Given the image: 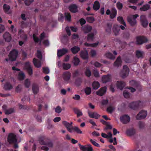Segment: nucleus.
Listing matches in <instances>:
<instances>
[{
    "label": "nucleus",
    "mask_w": 151,
    "mask_h": 151,
    "mask_svg": "<svg viewBox=\"0 0 151 151\" xmlns=\"http://www.w3.org/2000/svg\"><path fill=\"white\" fill-rule=\"evenodd\" d=\"M142 105V102L140 101H133L129 104V107L133 109L137 110L138 109L140 106Z\"/></svg>",
    "instance_id": "7ed1b4c3"
},
{
    "label": "nucleus",
    "mask_w": 151,
    "mask_h": 151,
    "mask_svg": "<svg viewBox=\"0 0 151 151\" xmlns=\"http://www.w3.org/2000/svg\"><path fill=\"white\" fill-rule=\"evenodd\" d=\"M72 99L77 101H79L81 97L79 95L76 94L72 97Z\"/></svg>",
    "instance_id": "338daca9"
},
{
    "label": "nucleus",
    "mask_w": 151,
    "mask_h": 151,
    "mask_svg": "<svg viewBox=\"0 0 151 151\" xmlns=\"http://www.w3.org/2000/svg\"><path fill=\"white\" fill-rule=\"evenodd\" d=\"M70 76L71 74L69 72H65L63 74V78L66 81H67L70 79Z\"/></svg>",
    "instance_id": "4be33fe9"
},
{
    "label": "nucleus",
    "mask_w": 151,
    "mask_h": 151,
    "mask_svg": "<svg viewBox=\"0 0 151 151\" xmlns=\"http://www.w3.org/2000/svg\"><path fill=\"white\" fill-rule=\"evenodd\" d=\"M106 88L104 87L100 88L98 91L96 92V94L98 96H102L106 93Z\"/></svg>",
    "instance_id": "5701e85b"
},
{
    "label": "nucleus",
    "mask_w": 151,
    "mask_h": 151,
    "mask_svg": "<svg viewBox=\"0 0 151 151\" xmlns=\"http://www.w3.org/2000/svg\"><path fill=\"white\" fill-rule=\"evenodd\" d=\"M106 125V127L104 129V130L105 131L108 129H111L112 128V126L111 125L108 124H107Z\"/></svg>",
    "instance_id": "69168bd1"
},
{
    "label": "nucleus",
    "mask_w": 151,
    "mask_h": 151,
    "mask_svg": "<svg viewBox=\"0 0 151 151\" xmlns=\"http://www.w3.org/2000/svg\"><path fill=\"white\" fill-rule=\"evenodd\" d=\"M4 88L6 90H10L12 88V86L11 84L7 83L4 85Z\"/></svg>",
    "instance_id": "79ce46f5"
},
{
    "label": "nucleus",
    "mask_w": 151,
    "mask_h": 151,
    "mask_svg": "<svg viewBox=\"0 0 151 151\" xmlns=\"http://www.w3.org/2000/svg\"><path fill=\"white\" fill-rule=\"evenodd\" d=\"M73 62L74 65L76 66L78 65L80 60L76 56H75L73 58Z\"/></svg>",
    "instance_id": "c03bdc74"
},
{
    "label": "nucleus",
    "mask_w": 151,
    "mask_h": 151,
    "mask_svg": "<svg viewBox=\"0 0 151 151\" xmlns=\"http://www.w3.org/2000/svg\"><path fill=\"white\" fill-rule=\"evenodd\" d=\"M113 30L115 35L117 36L119 35V32L120 31V29L119 26L116 25L113 26Z\"/></svg>",
    "instance_id": "cd10ccee"
},
{
    "label": "nucleus",
    "mask_w": 151,
    "mask_h": 151,
    "mask_svg": "<svg viewBox=\"0 0 151 151\" xmlns=\"http://www.w3.org/2000/svg\"><path fill=\"white\" fill-rule=\"evenodd\" d=\"M123 94L124 97L126 98H129L130 96V93L126 90H124L123 91Z\"/></svg>",
    "instance_id": "8fccbe9b"
},
{
    "label": "nucleus",
    "mask_w": 151,
    "mask_h": 151,
    "mask_svg": "<svg viewBox=\"0 0 151 151\" xmlns=\"http://www.w3.org/2000/svg\"><path fill=\"white\" fill-rule=\"evenodd\" d=\"M85 93L86 94L88 95L90 94L91 92V88L90 87H86L85 90Z\"/></svg>",
    "instance_id": "603ef678"
},
{
    "label": "nucleus",
    "mask_w": 151,
    "mask_h": 151,
    "mask_svg": "<svg viewBox=\"0 0 151 151\" xmlns=\"http://www.w3.org/2000/svg\"><path fill=\"white\" fill-rule=\"evenodd\" d=\"M93 9L96 11L99 10L100 7L99 2L98 1H96L93 4Z\"/></svg>",
    "instance_id": "f704fd0d"
},
{
    "label": "nucleus",
    "mask_w": 151,
    "mask_h": 151,
    "mask_svg": "<svg viewBox=\"0 0 151 151\" xmlns=\"http://www.w3.org/2000/svg\"><path fill=\"white\" fill-rule=\"evenodd\" d=\"M39 142L41 144L47 145L49 147H51L53 146V144L51 142H46L45 141L44 138H40Z\"/></svg>",
    "instance_id": "f8f14e48"
},
{
    "label": "nucleus",
    "mask_w": 151,
    "mask_h": 151,
    "mask_svg": "<svg viewBox=\"0 0 151 151\" xmlns=\"http://www.w3.org/2000/svg\"><path fill=\"white\" fill-rule=\"evenodd\" d=\"M33 62L35 66L37 68H39L41 66V63L40 61H38L35 58L33 59Z\"/></svg>",
    "instance_id": "7c9ffc66"
},
{
    "label": "nucleus",
    "mask_w": 151,
    "mask_h": 151,
    "mask_svg": "<svg viewBox=\"0 0 151 151\" xmlns=\"http://www.w3.org/2000/svg\"><path fill=\"white\" fill-rule=\"evenodd\" d=\"M115 108L113 106H109L106 109V111L109 113L111 114L114 111Z\"/></svg>",
    "instance_id": "09e8293b"
},
{
    "label": "nucleus",
    "mask_w": 151,
    "mask_h": 151,
    "mask_svg": "<svg viewBox=\"0 0 151 151\" xmlns=\"http://www.w3.org/2000/svg\"><path fill=\"white\" fill-rule=\"evenodd\" d=\"M25 75L23 72L19 73L18 75V78L19 80H23L24 79L25 77Z\"/></svg>",
    "instance_id": "e433bc0d"
},
{
    "label": "nucleus",
    "mask_w": 151,
    "mask_h": 151,
    "mask_svg": "<svg viewBox=\"0 0 151 151\" xmlns=\"http://www.w3.org/2000/svg\"><path fill=\"white\" fill-rule=\"evenodd\" d=\"M129 70L128 66L126 65H124L123 66L122 70L120 73V76L123 78H125L128 75Z\"/></svg>",
    "instance_id": "20e7f679"
},
{
    "label": "nucleus",
    "mask_w": 151,
    "mask_h": 151,
    "mask_svg": "<svg viewBox=\"0 0 151 151\" xmlns=\"http://www.w3.org/2000/svg\"><path fill=\"white\" fill-rule=\"evenodd\" d=\"M136 132L135 130L133 128H130L127 129L126 132L127 135L129 136H132L134 135Z\"/></svg>",
    "instance_id": "bb28decb"
},
{
    "label": "nucleus",
    "mask_w": 151,
    "mask_h": 151,
    "mask_svg": "<svg viewBox=\"0 0 151 151\" xmlns=\"http://www.w3.org/2000/svg\"><path fill=\"white\" fill-rule=\"evenodd\" d=\"M129 36L130 34L129 32H124L123 33V37L124 39H128L129 38Z\"/></svg>",
    "instance_id": "864d4df0"
},
{
    "label": "nucleus",
    "mask_w": 151,
    "mask_h": 151,
    "mask_svg": "<svg viewBox=\"0 0 151 151\" xmlns=\"http://www.w3.org/2000/svg\"><path fill=\"white\" fill-rule=\"evenodd\" d=\"M73 130H74V131L76 132L78 134H82V132L81 130L79 129V128L76 127H75L74 128H73Z\"/></svg>",
    "instance_id": "052dcab7"
},
{
    "label": "nucleus",
    "mask_w": 151,
    "mask_h": 151,
    "mask_svg": "<svg viewBox=\"0 0 151 151\" xmlns=\"http://www.w3.org/2000/svg\"><path fill=\"white\" fill-rule=\"evenodd\" d=\"M65 19L68 21L70 22L71 20V16L70 13H65Z\"/></svg>",
    "instance_id": "37998d69"
},
{
    "label": "nucleus",
    "mask_w": 151,
    "mask_h": 151,
    "mask_svg": "<svg viewBox=\"0 0 151 151\" xmlns=\"http://www.w3.org/2000/svg\"><path fill=\"white\" fill-rule=\"evenodd\" d=\"M107 28L106 29V31L108 33H110L111 32V29L112 27V25L109 23H108L107 24Z\"/></svg>",
    "instance_id": "3c124183"
},
{
    "label": "nucleus",
    "mask_w": 151,
    "mask_h": 151,
    "mask_svg": "<svg viewBox=\"0 0 151 151\" xmlns=\"http://www.w3.org/2000/svg\"><path fill=\"white\" fill-rule=\"evenodd\" d=\"M111 13L110 17L111 19H114L116 16L117 14V11L115 8H113L111 10Z\"/></svg>",
    "instance_id": "c85d7f7f"
},
{
    "label": "nucleus",
    "mask_w": 151,
    "mask_h": 151,
    "mask_svg": "<svg viewBox=\"0 0 151 151\" xmlns=\"http://www.w3.org/2000/svg\"><path fill=\"white\" fill-rule=\"evenodd\" d=\"M24 85L25 87L28 88L30 85V82L28 79H26L24 81Z\"/></svg>",
    "instance_id": "680f3d73"
},
{
    "label": "nucleus",
    "mask_w": 151,
    "mask_h": 151,
    "mask_svg": "<svg viewBox=\"0 0 151 151\" xmlns=\"http://www.w3.org/2000/svg\"><path fill=\"white\" fill-rule=\"evenodd\" d=\"M92 29V27L88 25H86L82 27L81 30L84 33H88L90 32Z\"/></svg>",
    "instance_id": "6e6552de"
},
{
    "label": "nucleus",
    "mask_w": 151,
    "mask_h": 151,
    "mask_svg": "<svg viewBox=\"0 0 151 151\" xmlns=\"http://www.w3.org/2000/svg\"><path fill=\"white\" fill-rule=\"evenodd\" d=\"M147 111L142 110L140 111L136 116L137 120H140L145 118L147 115Z\"/></svg>",
    "instance_id": "423d86ee"
},
{
    "label": "nucleus",
    "mask_w": 151,
    "mask_h": 151,
    "mask_svg": "<svg viewBox=\"0 0 151 151\" xmlns=\"http://www.w3.org/2000/svg\"><path fill=\"white\" fill-rule=\"evenodd\" d=\"M117 20L121 24H123L125 27L127 26L126 24L122 17H118Z\"/></svg>",
    "instance_id": "c9c22d12"
},
{
    "label": "nucleus",
    "mask_w": 151,
    "mask_h": 151,
    "mask_svg": "<svg viewBox=\"0 0 151 151\" xmlns=\"http://www.w3.org/2000/svg\"><path fill=\"white\" fill-rule=\"evenodd\" d=\"M7 141L10 144H13V147L17 149L19 147L17 143V139L16 136L13 133L9 134L7 137Z\"/></svg>",
    "instance_id": "f257e3e1"
},
{
    "label": "nucleus",
    "mask_w": 151,
    "mask_h": 151,
    "mask_svg": "<svg viewBox=\"0 0 151 151\" xmlns=\"http://www.w3.org/2000/svg\"><path fill=\"white\" fill-rule=\"evenodd\" d=\"M88 116L91 118L97 119L100 116V115L98 114L96 112H93L88 111Z\"/></svg>",
    "instance_id": "ddd939ff"
},
{
    "label": "nucleus",
    "mask_w": 151,
    "mask_h": 151,
    "mask_svg": "<svg viewBox=\"0 0 151 151\" xmlns=\"http://www.w3.org/2000/svg\"><path fill=\"white\" fill-rule=\"evenodd\" d=\"M70 50L73 54H76L80 51V48L78 46H74L71 48Z\"/></svg>",
    "instance_id": "c756f323"
},
{
    "label": "nucleus",
    "mask_w": 151,
    "mask_h": 151,
    "mask_svg": "<svg viewBox=\"0 0 151 151\" xmlns=\"http://www.w3.org/2000/svg\"><path fill=\"white\" fill-rule=\"evenodd\" d=\"M25 67L29 75L33 74V70L29 62H27L25 63Z\"/></svg>",
    "instance_id": "9b49d317"
},
{
    "label": "nucleus",
    "mask_w": 151,
    "mask_h": 151,
    "mask_svg": "<svg viewBox=\"0 0 151 151\" xmlns=\"http://www.w3.org/2000/svg\"><path fill=\"white\" fill-rule=\"evenodd\" d=\"M22 88V86L21 85L19 84L16 87L15 91L17 93H19L21 91Z\"/></svg>",
    "instance_id": "bf43d9fd"
},
{
    "label": "nucleus",
    "mask_w": 151,
    "mask_h": 151,
    "mask_svg": "<svg viewBox=\"0 0 151 151\" xmlns=\"http://www.w3.org/2000/svg\"><path fill=\"white\" fill-rule=\"evenodd\" d=\"M62 124L66 127L68 131L70 133L73 132V129L74 127L72 125V122H71L70 123L66 121H64L63 122Z\"/></svg>",
    "instance_id": "39448f33"
},
{
    "label": "nucleus",
    "mask_w": 151,
    "mask_h": 151,
    "mask_svg": "<svg viewBox=\"0 0 151 151\" xmlns=\"http://www.w3.org/2000/svg\"><path fill=\"white\" fill-rule=\"evenodd\" d=\"M85 75L88 77H89L91 76V72L88 68H86L85 72Z\"/></svg>",
    "instance_id": "de8ad7c7"
},
{
    "label": "nucleus",
    "mask_w": 151,
    "mask_h": 151,
    "mask_svg": "<svg viewBox=\"0 0 151 151\" xmlns=\"http://www.w3.org/2000/svg\"><path fill=\"white\" fill-rule=\"evenodd\" d=\"M125 85V82L122 81H118L116 83V86L118 88L122 90Z\"/></svg>",
    "instance_id": "393cba45"
},
{
    "label": "nucleus",
    "mask_w": 151,
    "mask_h": 151,
    "mask_svg": "<svg viewBox=\"0 0 151 151\" xmlns=\"http://www.w3.org/2000/svg\"><path fill=\"white\" fill-rule=\"evenodd\" d=\"M130 119V117L127 115H124L120 117L121 121L124 124H126L129 122Z\"/></svg>",
    "instance_id": "9d476101"
},
{
    "label": "nucleus",
    "mask_w": 151,
    "mask_h": 151,
    "mask_svg": "<svg viewBox=\"0 0 151 151\" xmlns=\"http://www.w3.org/2000/svg\"><path fill=\"white\" fill-rule=\"evenodd\" d=\"M79 146L80 149L83 151H93V149L91 145H88V147H86L85 146L81 145V144H79Z\"/></svg>",
    "instance_id": "4468645a"
},
{
    "label": "nucleus",
    "mask_w": 151,
    "mask_h": 151,
    "mask_svg": "<svg viewBox=\"0 0 151 151\" xmlns=\"http://www.w3.org/2000/svg\"><path fill=\"white\" fill-rule=\"evenodd\" d=\"M127 21L130 26L132 27H135L137 25V20H134L132 19L131 17L128 16L127 17Z\"/></svg>",
    "instance_id": "2eb2a0df"
},
{
    "label": "nucleus",
    "mask_w": 151,
    "mask_h": 151,
    "mask_svg": "<svg viewBox=\"0 0 151 151\" xmlns=\"http://www.w3.org/2000/svg\"><path fill=\"white\" fill-rule=\"evenodd\" d=\"M150 8V6L148 4H146L144 5L142 7H140L139 9V10L141 11H146Z\"/></svg>",
    "instance_id": "72a5a7b5"
},
{
    "label": "nucleus",
    "mask_w": 151,
    "mask_h": 151,
    "mask_svg": "<svg viewBox=\"0 0 151 151\" xmlns=\"http://www.w3.org/2000/svg\"><path fill=\"white\" fill-rule=\"evenodd\" d=\"M68 50L65 48H63L62 49L58 50V56L60 57L65 54L68 52Z\"/></svg>",
    "instance_id": "6ab92c4d"
},
{
    "label": "nucleus",
    "mask_w": 151,
    "mask_h": 151,
    "mask_svg": "<svg viewBox=\"0 0 151 151\" xmlns=\"http://www.w3.org/2000/svg\"><path fill=\"white\" fill-rule=\"evenodd\" d=\"M14 112V108H10L7 110H6L5 113L6 114H9Z\"/></svg>",
    "instance_id": "49530a36"
},
{
    "label": "nucleus",
    "mask_w": 151,
    "mask_h": 151,
    "mask_svg": "<svg viewBox=\"0 0 151 151\" xmlns=\"http://www.w3.org/2000/svg\"><path fill=\"white\" fill-rule=\"evenodd\" d=\"M147 39L145 37L140 36L137 38V42L138 45H141L147 42Z\"/></svg>",
    "instance_id": "1a4fd4ad"
},
{
    "label": "nucleus",
    "mask_w": 151,
    "mask_h": 151,
    "mask_svg": "<svg viewBox=\"0 0 151 151\" xmlns=\"http://www.w3.org/2000/svg\"><path fill=\"white\" fill-rule=\"evenodd\" d=\"M140 22L144 27H147L148 24V22L145 15H142L140 16Z\"/></svg>",
    "instance_id": "0eeeda50"
},
{
    "label": "nucleus",
    "mask_w": 151,
    "mask_h": 151,
    "mask_svg": "<svg viewBox=\"0 0 151 151\" xmlns=\"http://www.w3.org/2000/svg\"><path fill=\"white\" fill-rule=\"evenodd\" d=\"M81 57L84 60H87L88 58V54L87 50H82L80 53Z\"/></svg>",
    "instance_id": "dca6fc26"
},
{
    "label": "nucleus",
    "mask_w": 151,
    "mask_h": 151,
    "mask_svg": "<svg viewBox=\"0 0 151 151\" xmlns=\"http://www.w3.org/2000/svg\"><path fill=\"white\" fill-rule=\"evenodd\" d=\"M124 60L127 63H131V60L130 58L128 56H126L125 57L124 59Z\"/></svg>",
    "instance_id": "e2e57ef3"
},
{
    "label": "nucleus",
    "mask_w": 151,
    "mask_h": 151,
    "mask_svg": "<svg viewBox=\"0 0 151 151\" xmlns=\"http://www.w3.org/2000/svg\"><path fill=\"white\" fill-rule=\"evenodd\" d=\"M82 81V80L81 78H78L75 80V84L77 86H79L81 85Z\"/></svg>",
    "instance_id": "58836bf2"
},
{
    "label": "nucleus",
    "mask_w": 151,
    "mask_h": 151,
    "mask_svg": "<svg viewBox=\"0 0 151 151\" xmlns=\"http://www.w3.org/2000/svg\"><path fill=\"white\" fill-rule=\"evenodd\" d=\"M116 6L118 9L120 10H121L123 8V4L119 1L117 2Z\"/></svg>",
    "instance_id": "6e6d98bb"
},
{
    "label": "nucleus",
    "mask_w": 151,
    "mask_h": 151,
    "mask_svg": "<svg viewBox=\"0 0 151 151\" xmlns=\"http://www.w3.org/2000/svg\"><path fill=\"white\" fill-rule=\"evenodd\" d=\"M135 54L137 58L143 59L144 57L145 52L142 51L137 50L135 52Z\"/></svg>",
    "instance_id": "f3484780"
},
{
    "label": "nucleus",
    "mask_w": 151,
    "mask_h": 151,
    "mask_svg": "<svg viewBox=\"0 0 151 151\" xmlns=\"http://www.w3.org/2000/svg\"><path fill=\"white\" fill-rule=\"evenodd\" d=\"M32 90L35 94H37L38 93L39 90L38 86L36 84H33L32 87Z\"/></svg>",
    "instance_id": "473e14b6"
},
{
    "label": "nucleus",
    "mask_w": 151,
    "mask_h": 151,
    "mask_svg": "<svg viewBox=\"0 0 151 151\" xmlns=\"http://www.w3.org/2000/svg\"><path fill=\"white\" fill-rule=\"evenodd\" d=\"M93 88L94 89H97L100 86L99 83L97 81H94L92 84Z\"/></svg>",
    "instance_id": "4c0bfd02"
},
{
    "label": "nucleus",
    "mask_w": 151,
    "mask_h": 151,
    "mask_svg": "<svg viewBox=\"0 0 151 151\" xmlns=\"http://www.w3.org/2000/svg\"><path fill=\"white\" fill-rule=\"evenodd\" d=\"M94 35L93 33L89 34L87 36V40H93L94 38Z\"/></svg>",
    "instance_id": "a18cd8bd"
},
{
    "label": "nucleus",
    "mask_w": 151,
    "mask_h": 151,
    "mask_svg": "<svg viewBox=\"0 0 151 151\" xmlns=\"http://www.w3.org/2000/svg\"><path fill=\"white\" fill-rule=\"evenodd\" d=\"M42 69L43 71L45 73L48 74L49 73V70L48 68L47 67H43Z\"/></svg>",
    "instance_id": "774afa93"
},
{
    "label": "nucleus",
    "mask_w": 151,
    "mask_h": 151,
    "mask_svg": "<svg viewBox=\"0 0 151 151\" xmlns=\"http://www.w3.org/2000/svg\"><path fill=\"white\" fill-rule=\"evenodd\" d=\"M73 110L75 114L77 115V117L78 118L83 115V113L81 111L77 108H74Z\"/></svg>",
    "instance_id": "a878e982"
},
{
    "label": "nucleus",
    "mask_w": 151,
    "mask_h": 151,
    "mask_svg": "<svg viewBox=\"0 0 151 151\" xmlns=\"http://www.w3.org/2000/svg\"><path fill=\"white\" fill-rule=\"evenodd\" d=\"M122 61L120 56L118 57L114 63V66L117 67L121 66L122 65Z\"/></svg>",
    "instance_id": "a211bd4d"
},
{
    "label": "nucleus",
    "mask_w": 151,
    "mask_h": 151,
    "mask_svg": "<svg viewBox=\"0 0 151 151\" xmlns=\"http://www.w3.org/2000/svg\"><path fill=\"white\" fill-rule=\"evenodd\" d=\"M105 55L107 58L112 60H114L115 57L111 52H108L105 54Z\"/></svg>",
    "instance_id": "a19ab883"
},
{
    "label": "nucleus",
    "mask_w": 151,
    "mask_h": 151,
    "mask_svg": "<svg viewBox=\"0 0 151 151\" xmlns=\"http://www.w3.org/2000/svg\"><path fill=\"white\" fill-rule=\"evenodd\" d=\"M3 9L5 12L8 14L10 13L9 11L10 9V7L9 5L6 4H4L3 6Z\"/></svg>",
    "instance_id": "2f4dec72"
},
{
    "label": "nucleus",
    "mask_w": 151,
    "mask_h": 151,
    "mask_svg": "<svg viewBox=\"0 0 151 151\" xmlns=\"http://www.w3.org/2000/svg\"><path fill=\"white\" fill-rule=\"evenodd\" d=\"M90 141L92 143V144L95 146L99 147H100V145L95 141H94L92 139H90Z\"/></svg>",
    "instance_id": "0e129e2a"
},
{
    "label": "nucleus",
    "mask_w": 151,
    "mask_h": 151,
    "mask_svg": "<svg viewBox=\"0 0 151 151\" xmlns=\"http://www.w3.org/2000/svg\"><path fill=\"white\" fill-rule=\"evenodd\" d=\"M69 9L71 12L75 13L78 11V6L75 4H72L69 6Z\"/></svg>",
    "instance_id": "412c9836"
},
{
    "label": "nucleus",
    "mask_w": 151,
    "mask_h": 151,
    "mask_svg": "<svg viewBox=\"0 0 151 151\" xmlns=\"http://www.w3.org/2000/svg\"><path fill=\"white\" fill-rule=\"evenodd\" d=\"M87 22L90 23H92L95 21L94 18L93 17H88L86 18Z\"/></svg>",
    "instance_id": "5fc2aeb1"
},
{
    "label": "nucleus",
    "mask_w": 151,
    "mask_h": 151,
    "mask_svg": "<svg viewBox=\"0 0 151 151\" xmlns=\"http://www.w3.org/2000/svg\"><path fill=\"white\" fill-rule=\"evenodd\" d=\"M3 38L5 40L8 42H9L11 40V35L8 32H6L3 36Z\"/></svg>",
    "instance_id": "b1692460"
},
{
    "label": "nucleus",
    "mask_w": 151,
    "mask_h": 151,
    "mask_svg": "<svg viewBox=\"0 0 151 151\" xmlns=\"http://www.w3.org/2000/svg\"><path fill=\"white\" fill-rule=\"evenodd\" d=\"M18 52L16 49H13L11 51L9 54V60L11 61H15L18 56Z\"/></svg>",
    "instance_id": "f03ea898"
},
{
    "label": "nucleus",
    "mask_w": 151,
    "mask_h": 151,
    "mask_svg": "<svg viewBox=\"0 0 151 151\" xmlns=\"http://www.w3.org/2000/svg\"><path fill=\"white\" fill-rule=\"evenodd\" d=\"M37 56L38 58L40 60L42 58V55L41 52L39 50H37Z\"/></svg>",
    "instance_id": "13d9d810"
},
{
    "label": "nucleus",
    "mask_w": 151,
    "mask_h": 151,
    "mask_svg": "<svg viewBox=\"0 0 151 151\" xmlns=\"http://www.w3.org/2000/svg\"><path fill=\"white\" fill-rule=\"evenodd\" d=\"M33 38L34 42L36 43H38L40 40V39L34 34L33 35Z\"/></svg>",
    "instance_id": "4d7b16f0"
},
{
    "label": "nucleus",
    "mask_w": 151,
    "mask_h": 151,
    "mask_svg": "<svg viewBox=\"0 0 151 151\" xmlns=\"http://www.w3.org/2000/svg\"><path fill=\"white\" fill-rule=\"evenodd\" d=\"M111 81V76L109 74L104 75L102 77V81L104 83L110 82Z\"/></svg>",
    "instance_id": "aec40b11"
},
{
    "label": "nucleus",
    "mask_w": 151,
    "mask_h": 151,
    "mask_svg": "<svg viewBox=\"0 0 151 151\" xmlns=\"http://www.w3.org/2000/svg\"><path fill=\"white\" fill-rule=\"evenodd\" d=\"M63 68L65 70H68L71 67V65L69 63H63L62 64Z\"/></svg>",
    "instance_id": "ea45409f"
}]
</instances>
